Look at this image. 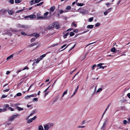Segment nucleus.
Returning <instances> with one entry per match:
<instances>
[{
	"label": "nucleus",
	"mask_w": 130,
	"mask_h": 130,
	"mask_svg": "<svg viewBox=\"0 0 130 130\" xmlns=\"http://www.w3.org/2000/svg\"><path fill=\"white\" fill-rule=\"evenodd\" d=\"M54 27H56L57 29H58L59 28V25L57 23L55 22L52 24H51L48 26V28L50 29Z\"/></svg>",
	"instance_id": "nucleus-1"
},
{
	"label": "nucleus",
	"mask_w": 130,
	"mask_h": 130,
	"mask_svg": "<svg viewBox=\"0 0 130 130\" xmlns=\"http://www.w3.org/2000/svg\"><path fill=\"white\" fill-rule=\"evenodd\" d=\"M20 115L19 114H15L14 115L10 117L9 118L8 120L10 122H12L16 119L17 117H19L20 116Z\"/></svg>",
	"instance_id": "nucleus-2"
},
{
	"label": "nucleus",
	"mask_w": 130,
	"mask_h": 130,
	"mask_svg": "<svg viewBox=\"0 0 130 130\" xmlns=\"http://www.w3.org/2000/svg\"><path fill=\"white\" fill-rule=\"evenodd\" d=\"M53 124H47L44 125V128L45 130H48L50 127L53 126Z\"/></svg>",
	"instance_id": "nucleus-3"
},
{
	"label": "nucleus",
	"mask_w": 130,
	"mask_h": 130,
	"mask_svg": "<svg viewBox=\"0 0 130 130\" xmlns=\"http://www.w3.org/2000/svg\"><path fill=\"white\" fill-rule=\"evenodd\" d=\"M24 18L25 19L29 18L30 20H32L36 18V16L34 15H31L28 16H25Z\"/></svg>",
	"instance_id": "nucleus-4"
},
{
	"label": "nucleus",
	"mask_w": 130,
	"mask_h": 130,
	"mask_svg": "<svg viewBox=\"0 0 130 130\" xmlns=\"http://www.w3.org/2000/svg\"><path fill=\"white\" fill-rule=\"evenodd\" d=\"M108 120L107 119H106L104 123H103V125L101 128V129L104 130L105 128V127L106 125L107 124Z\"/></svg>",
	"instance_id": "nucleus-5"
},
{
	"label": "nucleus",
	"mask_w": 130,
	"mask_h": 130,
	"mask_svg": "<svg viewBox=\"0 0 130 130\" xmlns=\"http://www.w3.org/2000/svg\"><path fill=\"white\" fill-rule=\"evenodd\" d=\"M28 36H34L36 38H37L38 37H39V36L40 35L36 33H35L32 34H31L30 35H29Z\"/></svg>",
	"instance_id": "nucleus-6"
},
{
	"label": "nucleus",
	"mask_w": 130,
	"mask_h": 130,
	"mask_svg": "<svg viewBox=\"0 0 130 130\" xmlns=\"http://www.w3.org/2000/svg\"><path fill=\"white\" fill-rule=\"evenodd\" d=\"M37 19H45V17L43 16H40V14L39 13H37Z\"/></svg>",
	"instance_id": "nucleus-7"
},
{
	"label": "nucleus",
	"mask_w": 130,
	"mask_h": 130,
	"mask_svg": "<svg viewBox=\"0 0 130 130\" xmlns=\"http://www.w3.org/2000/svg\"><path fill=\"white\" fill-rule=\"evenodd\" d=\"M55 9V7L54 6H53L51 7L50 8V11L49 12L50 14L51 13V12H53Z\"/></svg>",
	"instance_id": "nucleus-8"
},
{
	"label": "nucleus",
	"mask_w": 130,
	"mask_h": 130,
	"mask_svg": "<svg viewBox=\"0 0 130 130\" xmlns=\"http://www.w3.org/2000/svg\"><path fill=\"white\" fill-rule=\"evenodd\" d=\"M112 9V8H111L108 9L106 11L104 12V15H106L108 14V13L109 12H110V10Z\"/></svg>",
	"instance_id": "nucleus-9"
},
{
	"label": "nucleus",
	"mask_w": 130,
	"mask_h": 130,
	"mask_svg": "<svg viewBox=\"0 0 130 130\" xmlns=\"http://www.w3.org/2000/svg\"><path fill=\"white\" fill-rule=\"evenodd\" d=\"M110 50L111 52H113L114 53H116L118 51V50H116L115 47H112L111 49Z\"/></svg>",
	"instance_id": "nucleus-10"
},
{
	"label": "nucleus",
	"mask_w": 130,
	"mask_h": 130,
	"mask_svg": "<svg viewBox=\"0 0 130 130\" xmlns=\"http://www.w3.org/2000/svg\"><path fill=\"white\" fill-rule=\"evenodd\" d=\"M68 31H66L64 32V35L63 36V37L64 38H67V36L68 35L69 32H67Z\"/></svg>",
	"instance_id": "nucleus-11"
},
{
	"label": "nucleus",
	"mask_w": 130,
	"mask_h": 130,
	"mask_svg": "<svg viewBox=\"0 0 130 130\" xmlns=\"http://www.w3.org/2000/svg\"><path fill=\"white\" fill-rule=\"evenodd\" d=\"M20 27H22L24 28H27L30 27L28 25H20Z\"/></svg>",
	"instance_id": "nucleus-12"
},
{
	"label": "nucleus",
	"mask_w": 130,
	"mask_h": 130,
	"mask_svg": "<svg viewBox=\"0 0 130 130\" xmlns=\"http://www.w3.org/2000/svg\"><path fill=\"white\" fill-rule=\"evenodd\" d=\"M8 13L9 15H11L13 14L14 12L12 10H11L8 11Z\"/></svg>",
	"instance_id": "nucleus-13"
},
{
	"label": "nucleus",
	"mask_w": 130,
	"mask_h": 130,
	"mask_svg": "<svg viewBox=\"0 0 130 130\" xmlns=\"http://www.w3.org/2000/svg\"><path fill=\"white\" fill-rule=\"evenodd\" d=\"M38 44V43L37 42H34L32 44H30L29 45V47H31L32 46H34L35 45H36Z\"/></svg>",
	"instance_id": "nucleus-14"
},
{
	"label": "nucleus",
	"mask_w": 130,
	"mask_h": 130,
	"mask_svg": "<svg viewBox=\"0 0 130 130\" xmlns=\"http://www.w3.org/2000/svg\"><path fill=\"white\" fill-rule=\"evenodd\" d=\"M60 14H61L63 13H66L68 12V10H60L59 11Z\"/></svg>",
	"instance_id": "nucleus-15"
},
{
	"label": "nucleus",
	"mask_w": 130,
	"mask_h": 130,
	"mask_svg": "<svg viewBox=\"0 0 130 130\" xmlns=\"http://www.w3.org/2000/svg\"><path fill=\"white\" fill-rule=\"evenodd\" d=\"M31 5H32L34 4H36L35 0H32L29 3Z\"/></svg>",
	"instance_id": "nucleus-16"
},
{
	"label": "nucleus",
	"mask_w": 130,
	"mask_h": 130,
	"mask_svg": "<svg viewBox=\"0 0 130 130\" xmlns=\"http://www.w3.org/2000/svg\"><path fill=\"white\" fill-rule=\"evenodd\" d=\"M58 44V43H54L53 45H51L50 46L48 47V48H50L52 47H54L57 45Z\"/></svg>",
	"instance_id": "nucleus-17"
},
{
	"label": "nucleus",
	"mask_w": 130,
	"mask_h": 130,
	"mask_svg": "<svg viewBox=\"0 0 130 130\" xmlns=\"http://www.w3.org/2000/svg\"><path fill=\"white\" fill-rule=\"evenodd\" d=\"M46 54H44L41 56L39 58L41 60L43 59V58L45 57L46 56Z\"/></svg>",
	"instance_id": "nucleus-18"
},
{
	"label": "nucleus",
	"mask_w": 130,
	"mask_h": 130,
	"mask_svg": "<svg viewBox=\"0 0 130 130\" xmlns=\"http://www.w3.org/2000/svg\"><path fill=\"white\" fill-rule=\"evenodd\" d=\"M93 27V25H88L87 26V28L90 29L92 28Z\"/></svg>",
	"instance_id": "nucleus-19"
},
{
	"label": "nucleus",
	"mask_w": 130,
	"mask_h": 130,
	"mask_svg": "<svg viewBox=\"0 0 130 130\" xmlns=\"http://www.w3.org/2000/svg\"><path fill=\"white\" fill-rule=\"evenodd\" d=\"M71 7L70 6H68L66 8V10H68V11L71 9Z\"/></svg>",
	"instance_id": "nucleus-20"
},
{
	"label": "nucleus",
	"mask_w": 130,
	"mask_h": 130,
	"mask_svg": "<svg viewBox=\"0 0 130 130\" xmlns=\"http://www.w3.org/2000/svg\"><path fill=\"white\" fill-rule=\"evenodd\" d=\"M17 109L19 111H21L23 110V108L19 107H17Z\"/></svg>",
	"instance_id": "nucleus-21"
},
{
	"label": "nucleus",
	"mask_w": 130,
	"mask_h": 130,
	"mask_svg": "<svg viewBox=\"0 0 130 130\" xmlns=\"http://www.w3.org/2000/svg\"><path fill=\"white\" fill-rule=\"evenodd\" d=\"M43 127L42 126L40 125L39 126L38 129V130H43Z\"/></svg>",
	"instance_id": "nucleus-22"
},
{
	"label": "nucleus",
	"mask_w": 130,
	"mask_h": 130,
	"mask_svg": "<svg viewBox=\"0 0 130 130\" xmlns=\"http://www.w3.org/2000/svg\"><path fill=\"white\" fill-rule=\"evenodd\" d=\"M37 96V94H34L31 95H29V97L30 98H31V97H36Z\"/></svg>",
	"instance_id": "nucleus-23"
},
{
	"label": "nucleus",
	"mask_w": 130,
	"mask_h": 130,
	"mask_svg": "<svg viewBox=\"0 0 130 130\" xmlns=\"http://www.w3.org/2000/svg\"><path fill=\"white\" fill-rule=\"evenodd\" d=\"M22 1V0H15V2L16 3H19Z\"/></svg>",
	"instance_id": "nucleus-24"
},
{
	"label": "nucleus",
	"mask_w": 130,
	"mask_h": 130,
	"mask_svg": "<svg viewBox=\"0 0 130 130\" xmlns=\"http://www.w3.org/2000/svg\"><path fill=\"white\" fill-rule=\"evenodd\" d=\"M84 5L83 3H77V5L78 6H83Z\"/></svg>",
	"instance_id": "nucleus-25"
},
{
	"label": "nucleus",
	"mask_w": 130,
	"mask_h": 130,
	"mask_svg": "<svg viewBox=\"0 0 130 130\" xmlns=\"http://www.w3.org/2000/svg\"><path fill=\"white\" fill-rule=\"evenodd\" d=\"M43 3V2H41V3H39L37 4L36 5H35V6H41V5H42Z\"/></svg>",
	"instance_id": "nucleus-26"
},
{
	"label": "nucleus",
	"mask_w": 130,
	"mask_h": 130,
	"mask_svg": "<svg viewBox=\"0 0 130 130\" xmlns=\"http://www.w3.org/2000/svg\"><path fill=\"white\" fill-rule=\"evenodd\" d=\"M21 34L23 35L24 36H26L28 35L26 33H25V32L24 31H22L21 32Z\"/></svg>",
	"instance_id": "nucleus-27"
},
{
	"label": "nucleus",
	"mask_w": 130,
	"mask_h": 130,
	"mask_svg": "<svg viewBox=\"0 0 130 130\" xmlns=\"http://www.w3.org/2000/svg\"><path fill=\"white\" fill-rule=\"evenodd\" d=\"M13 56L12 55H10V56H8L6 60L9 59H11V58Z\"/></svg>",
	"instance_id": "nucleus-28"
},
{
	"label": "nucleus",
	"mask_w": 130,
	"mask_h": 130,
	"mask_svg": "<svg viewBox=\"0 0 130 130\" xmlns=\"http://www.w3.org/2000/svg\"><path fill=\"white\" fill-rule=\"evenodd\" d=\"M36 39L34 38H32L30 40V42L31 43L34 42L35 40Z\"/></svg>",
	"instance_id": "nucleus-29"
},
{
	"label": "nucleus",
	"mask_w": 130,
	"mask_h": 130,
	"mask_svg": "<svg viewBox=\"0 0 130 130\" xmlns=\"http://www.w3.org/2000/svg\"><path fill=\"white\" fill-rule=\"evenodd\" d=\"M32 118L30 119L27 121V122L28 123H29L33 121Z\"/></svg>",
	"instance_id": "nucleus-30"
},
{
	"label": "nucleus",
	"mask_w": 130,
	"mask_h": 130,
	"mask_svg": "<svg viewBox=\"0 0 130 130\" xmlns=\"http://www.w3.org/2000/svg\"><path fill=\"white\" fill-rule=\"evenodd\" d=\"M104 64L103 63H100L99 64H98L97 65V66L98 67H101L102 65L103 64Z\"/></svg>",
	"instance_id": "nucleus-31"
},
{
	"label": "nucleus",
	"mask_w": 130,
	"mask_h": 130,
	"mask_svg": "<svg viewBox=\"0 0 130 130\" xmlns=\"http://www.w3.org/2000/svg\"><path fill=\"white\" fill-rule=\"evenodd\" d=\"M93 20V17H91L88 20V21L89 22H91Z\"/></svg>",
	"instance_id": "nucleus-32"
},
{
	"label": "nucleus",
	"mask_w": 130,
	"mask_h": 130,
	"mask_svg": "<svg viewBox=\"0 0 130 130\" xmlns=\"http://www.w3.org/2000/svg\"><path fill=\"white\" fill-rule=\"evenodd\" d=\"M22 95V93H17L16 95L18 96H20Z\"/></svg>",
	"instance_id": "nucleus-33"
},
{
	"label": "nucleus",
	"mask_w": 130,
	"mask_h": 130,
	"mask_svg": "<svg viewBox=\"0 0 130 130\" xmlns=\"http://www.w3.org/2000/svg\"><path fill=\"white\" fill-rule=\"evenodd\" d=\"M37 109H35L33 110L32 112L34 114L35 113L37 112Z\"/></svg>",
	"instance_id": "nucleus-34"
},
{
	"label": "nucleus",
	"mask_w": 130,
	"mask_h": 130,
	"mask_svg": "<svg viewBox=\"0 0 130 130\" xmlns=\"http://www.w3.org/2000/svg\"><path fill=\"white\" fill-rule=\"evenodd\" d=\"M102 90V89L101 88H99L97 91L96 93H98L99 92L101 91Z\"/></svg>",
	"instance_id": "nucleus-35"
},
{
	"label": "nucleus",
	"mask_w": 130,
	"mask_h": 130,
	"mask_svg": "<svg viewBox=\"0 0 130 130\" xmlns=\"http://www.w3.org/2000/svg\"><path fill=\"white\" fill-rule=\"evenodd\" d=\"M24 10V9H21V10H18L17 11H16V13H19V12H21L22 11H23Z\"/></svg>",
	"instance_id": "nucleus-36"
},
{
	"label": "nucleus",
	"mask_w": 130,
	"mask_h": 130,
	"mask_svg": "<svg viewBox=\"0 0 130 130\" xmlns=\"http://www.w3.org/2000/svg\"><path fill=\"white\" fill-rule=\"evenodd\" d=\"M72 26H74L75 27H76L77 26V25L74 22H73L72 23Z\"/></svg>",
	"instance_id": "nucleus-37"
},
{
	"label": "nucleus",
	"mask_w": 130,
	"mask_h": 130,
	"mask_svg": "<svg viewBox=\"0 0 130 130\" xmlns=\"http://www.w3.org/2000/svg\"><path fill=\"white\" fill-rule=\"evenodd\" d=\"M40 60H40V59H39V58H37V60L36 62V63H39Z\"/></svg>",
	"instance_id": "nucleus-38"
},
{
	"label": "nucleus",
	"mask_w": 130,
	"mask_h": 130,
	"mask_svg": "<svg viewBox=\"0 0 130 130\" xmlns=\"http://www.w3.org/2000/svg\"><path fill=\"white\" fill-rule=\"evenodd\" d=\"M48 13H49L48 12H45V13H44V16L45 17H46V16H47L48 14Z\"/></svg>",
	"instance_id": "nucleus-39"
},
{
	"label": "nucleus",
	"mask_w": 130,
	"mask_h": 130,
	"mask_svg": "<svg viewBox=\"0 0 130 130\" xmlns=\"http://www.w3.org/2000/svg\"><path fill=\"white\" fill-rule=\"evenodd\" d=\"M74 35V34L72 32H71L70 33V35L71 36H73Z\"/></svg>",
	"instance_id": "nucleus-40"
},
{
	"label": "nucleus",
	"mask_w": 130,
	"mask_h": 130,
	"mask_svg": "<svg viewBox=\"0 0 130 130\" xmlns=\"http://www.w3.org/2000/svg\"><path fill=\"white\" fill-rule=\"evenodd\" d=\"M100 24L99 23H97L95 25V27H98L100 26Z\"/></svg>",
	"instance_id": "nucleus-41"
},
{
	"label": "nucleus",
	"mask_w": 130,
	"mask_h": 130,
	"mask_svg": "<svg viewBox=\"0 0 130 130\" xmlns=\"http://www.w3.org/2000/svg\"><path fill=\"white\" fill-rule=\"evenodd\" d=\"M9 3H10L11 4H13L14 3L13 0H10L9 1Z\"/></svg>",
	"instance_id": "nucleus-42"
},
{
	"label": "nucleus",
	"mask_w": 130,
	"mask_h": 130,
	"mask_svg": "<svg viewBox=\"0 0 130 130\" xmlns=\"http://www.w3.org/2000/svg\"><path fill=\"white\" fill-rule=\"evenodd\" d=\"M127 121L126 120H124L123 121V123L125 124H126Z\"/></svg>",
	"instance_id": "nucleus-43"
},
{
	"label": "nucleus",
	"mask_w": 130,
	"mask_h": 130,
	"mask_svg": "<svg viewBox=\"0 0 130 130\" xmlns=\"http://www.w3.org/2000/svg\"><path fill=\"white\" fill-rule=\"evenodd\" d=\"M68 92V90H66L63 93V95H65Z\"/></svg>",
	"instance_id": "nucleus-44"
},
{
	"label": "nucleus",
	"mask_w": 130,
	"mask_h": 130,
	"mask_svg": "<svg viewBox=\"0 0 130 130\" xmlns=\"http://www.w3.org/2000/svg\"><path fill=\"white\" fill-rule=\"evenodd\" d=\"M4 106H5L6 108H8V107H9V105L8 104H6L5 105H4Z\"/></svg>",
	"instance_id": "nucleus-45"
},
{
	"label": "nucleus",
	"mask_w": 130,
	"mask_h": 130,
	"mask_svg": "<svg viewBox=\"0 0 130 130\" xmlns=\"http://www.w3.org/2000/svg\"><path fill=\"white\" fill-rule=\"evenodd\" d=\"M96 64H94L93 65V66L92 67V70H93L95 68V67H96Z\"/></svg>",
	"instance_id": "nucleus-46"
},
{
	"label": "nucleus",
	"mask_w": 130,
	"mask_h": 130,
	"mask_svg": "<svg viewBox=\"0 0 130 130\" xmlns=\"http://www.w3.org/2000/svg\"><path fill=\"white\" fill-rule=\"evenodd\" d=\"M38 98H35L33 99V101H38Z\"/></svg>",
	"instance_id": "nucleus-47"
},
{
	"label": "nucleus",
	"mask_w": 130,
	"mask_h": 130,
	"mask_svg": "<svg viewBox=\"0 0 130 130\" xmlns=\"http://www.w3.org/2000/svg\"><path fill=\"white\" fill-rule=\"evenodd\" d=\"M36 3H38L40 2L41 0H35Z\"/></svg>",
	"instance_id": "nucleus-48"
},
{
	"label": "nucleus",
	"mask_w": 130,
	"mask_h": 130,
	"mask_svg": "<svg viewBox=\"0 0 130 130\" xmlns=\"http://www.w3.org/2000/svg\"><path fill=\"white\" fill-rule=\"evenodd\" d=\"M8 109H10V110L11 111H13L14 110V109L13 108H12L11 107H8Z\"/></svg>",
	"instance_id": "nucleus-49"
},
{
	"label": "nucleus",
	"mask_w": 130,
	"mask_h": 130,
	"mask_svg": "<svg viewBox=\"0 0 130 130\" xmlns=\"http://www.w3.org/2000/svg\"><path fill=\"white\" fill-rule=\"evenodd\" d=\"M7 96V95H2L1 97V98H5Z\"/></svg>",
	"instance_id": "nucleus-50"
},
{
	"label": "nucleus",
	"mask_w": 130,
	"mask_h": 130,
	"mask_svg": "<svg viewBox=\"0 0 130 130\" xmlns=\"http://www.w3.org/2000/svg\"><path fill=\"white\" fill-rule=\"evenodd\" d=\"M20 105V104H19V103H18L15 104V106L16 107H18V106L19 105Z\"/></svg>",
	"instance_id": "nucleus-51"
},
{
	"label": "nucleus",
	"mask_w": 130,
	"mask_h": 130,
	"mask_svg": "<svg viewBox=\"0 0 130 130\" xmlns=\"http://www.w3.org/2000/svg\"><path fill=\"white\" fill-rule=\"evenodd\" d=\"M7 11H8V10H3V13H5L7 12Z\"/></svg>",
	"instance_id": "nucleus-52"
},
{
	"label": "nucleus",
	"mask_w": 130,
	"mask_h": 130,
	"mask_svg": "<svg viewBox=\"0 0 130 130\" xmlns=\"http://www.w3.org/2000/svg\"><path fill=\"white\" fill-rule=\"evenodd\" d=\"M28 69V68L26 66V67H25L23 69H22V70H25V69Z\"/></svg>",
	"instance_id": "nucleus-53"
},
{
	"label": "nucleus",
	"mask_w": 130,
	"mask_h": 130,
	"mask_svg": "<svg viewBox=\"0 0 130 130\" xmlns=\"http://www.w3.org/2000/svg\"><path fill=\"white\" fill-rule=\"evenodd\" d=\"M30 98V97H29V95H27V96H25V98L26 99H27L29 98Z\"/></svg>",
	"instance_id": "nucleus-54"
},
{
	"label": "nucleus",
	"mask_w": 130,
	"mask_h": 130,
	"mask_svg": "<svg viewBox=\"0 0 130 130\" xmlns=\"http://www.w3.org/2000/svg\"><path fill=\"white\" fill-rule=\"evenodd\" d=\"M85 126H79L78 127V128H84Z\"/></svg>",
	"instance_id": "nucleus-55"
},
{
	"label": "nucleus",
	"mask_w": 130,
	"mask_h": 130,
	"mask_svg": "<svg viewBox=\"0 0 130 130\" xmlns=\"http://www.w3.org/2000/svg\"><path fill=\"white\" fill-rule=\"evenodd\" d=\"M106 67V66L104 67V66H102L101 67H99V69L101 68L102 69H104V68L105 67Z\"/></svg>",
	"instance_id": "nucleus-56"
},
{
	"label": "nucleus",
	"mask_w": 130,
	"mask_h": 130,
	"mask_svg": "<svg viewBox=\"0 0 130 130\" xmlns=\"http://www.w3.org/2000/svg\"><path fill=\"white\" fill-rule=\"evenodd\" d=\"M127 96L129 99H130V93H128L127 94Z\"/></svg>",
	"instance_id": "nucleus-57"
},
{
	"label": "nucleus",
	"mask_w": 130,
	"mask_h": 130,
	"mask_svg": "<svg viewBox=\"0 0 130 130\" xmlns=\"http://www.w3.org/2000/svg\"><path fill=\"white\" fill-rule=\"evenodd\" d=\"M66 44H65L64 45H63L61 47V48L62 49L64 47L66 46Z\"/></svg>",
	"instance_id": "nucleus-58"
},
{
	"label": "nucleus",
	"mask_w": 130,
	"mask_h": 130,
	"mask_svg": "<svg viewBox=\"0 0 130 130\" xmlns=\"http://www.w3.org/2000/svg\"><path fill=\"white\" fill-rule=\"evenodd\" d=\"M96 86H95V89H94V92L93 93L92 95H93L94 94V93L95 92V91H96Z\"/></svg>",
	"instance_id": "nucleus-59"
},
{
	"label": "nucleus",
	"mask_w": 130,
	"mask_h": 130,
	"mask_svg": "<svg viewBox=\"0 0 130 130\" xmlns=\"http://www.w3.org/2000/svg\"><path fill=\"white\" fill-rule=\"evenodd\" d=\"M73 29V28H69V29H68L67 30V31H70L72 30Z\"/></svg>",
	"instance_id": "nucleus-60"
},
{
	"label": "nucleus",
	"mask_w": 130,
	"mask_h": 130,
	"mask_svg": "<svg viewBox=\"0 0 130 130\" xmlns=\"http://www.w3.org/2000/svg\"><path fill=\"white\" fill-rule=\"evenodd\" d=\"M9 89H7L6 90H4L3 92H7L9 91Z\"/></svg>",
	"instance_id": "nucleus-61"
},
{
	"label": "nucleus",
	"mask_w": 130,
	"mask_h": 130,
	"mask_svg": "<svg viewBox=\"0 0 130 130\" xmlns=\"http://www.w3.org/2000/svg\"><path fill=\"white\" fill-rule=\"evenodd\" d=\"M76 45V44H75L74 45V46H73L70 50H72V49H73L74 48V47H75V45Z\"/></svg>",
	"instance_id": "nucleus-62"
},
{
	"label": "nucleus",
	"mask_w": 130,
	"mask_h": 130,
	"mask_svg": "<svg viewBox=\"0 0 130 130\" xmlns=\"http://www.w3.org/2000/svg\"><path fill=\"white\" fill-rule=\"evenodd\" d=\"M37 118V117L36 116H35L33 118H32V119L33 120H35L36 118Z\"/></svg>",
	"instance_id": "nucleus-63"
},
{
	"label": "nucleus",
	"mask_w": 130,
	"mask_h": 130,
	"mask_svg": "<svg viewBox=\"0 0 130 130\" xmlns=\"http://www.w3.org/2000/svg\"><path fill=\"white\" fill-rule=\"evenodd\" d=\"M79 85H78V86H77V87L76 88V89H75V90L76 91H77V90H78V88H79Z\"/></svg>",
	"instance_id": "nucleus-64"
}]
</instances>
